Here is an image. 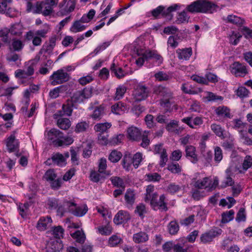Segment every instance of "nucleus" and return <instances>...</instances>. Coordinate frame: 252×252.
Wrapping results in <instances>:
<instances>
[{"label": "nucleus", "instance_id": "39448f33", "mask_svg": "<svg viewBox=\"0 0 252 252\" xmlns=\"http://www.w3.org/2000/svg\"><path fill=\"white\" fill-rule=\"evenodd\" d=\"M76 0H63L59 4L58 13L62 16L66 15L74 11Z\"/></svg>", "mask_w": 252, "mask_h": 252}, {"label": "nucleus", "instance_id": "2eb2a0df", "mask_svg": "<svg viewBox=\"0 0 252 252\" xmlns=\"http://www.w3.org/2000/svg\"><path fill=\"white\" fill-rule=\"evenodd\" d=\"M6 146L9 152L16 151L19 148V142L14 135H11L7 139Z\"/></svg>", "mask_w": 252, "mask_h": 252}, {"label": "nucleus", "instance_id": "aec40b11", "mask_svg": "<svg viewBox=\"0 0 252 252\" xmlns=\"http://www.w3.org/2000/svg\"><path fill=\"white\" fill-rule=\"evenodd\" d=\"M52 160L54 164L60 166H64L66 163L65 158L63 155L59 153L52 155Z\"/></svg>", "mask_w": 252, "mask_h": 252}, {"label": "nucleus", "instance_id": "4468645a", "mask_svg": "<svg viewBox=\"0 0 252 252\" xmlns=\"http://www.w3.org/2000/svg\"><path fill=\"white\" fill-rule=\"evenodd\" d=\"M52 222V220L50 217H42L38 221L36 224V228L40 231L46 230Z\"/></svg>", "mask_w": 252, "mask_h": 252}, {"label": "nucleus", "instance_id": "603ef678", "mask_svg": "<svg viewBox=\"0 0 252 252\" xmlns=\"http://www.w3.org/2000/svg\"><path fill=\"white\" fill-rule=\"evenodd\" d=\"M249 93V91L244 87H240L236 91V95L240 98L248 96Z\"/></svg>", "mask_w": 252, "mask_h": 252}, {"label": "nucleus", "instance_id": "bf43d9fd", "mask_svg": "<svg viewBox=\"0 0 252 252\" xmlns=\"http://www.w3.org/2000/svg\"><path fill=\"white\" fill-rule=\"evenodd\" d=\"M160 160L159 162V165L161 167H164L166 162L168 160V157L167 154L166 153V151L165 149H163L160 154Z\"/></svg>", "mask_w": 252, "mask_h": 252}, {"label": "nucleus", "instance_id": "ddd939ff", "mask_svg": "<svg viewBox=\"0 0 252 252\" xmlns=\"http://www.w3.org/2000/svg\"><path fill=\"white\" fill-rule=\"evenodd\" d=\"M152 208L155 210H159L161 211H166L168 210L167 203L165 202V196L164 194H162L159 196V200L155 202L154 204L151 206Z\"/></svg>", "mask_w": 252, "mask_h": 252}, {"label": "nucleus", "instance_id": "8fccbe9b", "mask_svg": "<svg viewBox=\"0 0 252 252\" xmlns=\"http://www.w3.org/2000/svg\"><path fill=\"white\" fill-rule=\"evenodd\" d=\"M63 229L61 226L55 227L53 230L54 236L58 240L63 237Z\"/></svg>", "mask_w": 252, "mask_h": 252}, {"label": "nucleus", "instance_id": "e2e57ef3", "mask_svg": "<svg viewBox=\"0 0 252 252\" xmlns=\"http://www.w3.org/2000/svg\"><path fill=\"white\" fill-rule=\"evenodd\" d=\"M121 238L116 235H113L109 240V244L111 247H115L121 242Z\"/></svg>", "mask_w": 252, "mask_h": 252}, {"label": "nucleus", "instance_id": "0eeeda50", "mask_svg": "<svg viewBox=\"0 0 252 252\" xmlns=\"http://www.w3.org/2000/svg\"><path fill=\"white\" fill-rule=\"evenodd\" d=\"M221 232L222 230L220 228H216L215 229H212L201 235L200 237L201 241L204 243L210 242L215 237L221 234Z\"/></svg>", "mask_w": 252, "mask_h": 252}, {"label": "nucleus", "instance_id": "dca6fc26", "mask_svg": "<svg viewBox=\"0 0 252 252\" xmlns=\"http://www.w3.org/2000/svg\"><path fill=\"white\" fill-rule=\"evenodd\" d=\"M178 57L180 60H188L192 55L191 48L178 49L176 50Z\"/></svg>", "mask_w": 252, "mask_h": 252}, {"label": "nucleus", "instance_id": "a18cd8bd", "mask_svg": "<svg viewBox=\"0 0 252 252\" xmlns=\"http://www.w3.org/2000/svg\"><path fill=\"white\" fill-rule=\"evenodd\" d=\"M241 37L242 35L239 33L233 32L232 35L230 36L229 42L231 44L236 45L239 42Z\"/></svg>", "mask_w": 252, "mask_h": 252}, {"label": "nucleus", "instance_id": "4c0bfd02", "mask_svg": "<svg viewBox=\"0 0 252 252\" xmlns=\"http://www.w3.org/2000/svg\"><path fill=\"white\" fill-rule=\"evenodd\" d=\"M24 44L22 41L17 38H13L12 40L11 46L15 51H21L23 47Z\"/></svg>", "mask_w": 252, "mask_h": 252}, {"label": "nucleus", "instance_id": "9b49d317", "mask_svg": "<svg viewBox=\"0 0 252 252\" xmlns=\"http://www.w3.org/2000/svg\"><path fill=\"white\" fill-rule=\"evenodd\" d=\"M154 93L163 96V99L172 97V94L169 89L162 86H155L154 88Z\"/></svg>", "mask_w": 252, "mask_h": 252}, {"label": "nucleus", "instance_id": "f8f14e48", "mask_svg": "<svg viewBox=\"0 0 252 252\" xmlns=\"http://www.w3.org/2000/svg\"><path fill=\"white\" fill-rule=\"evenodd\" d=\"M130 219V217L129 214L127 212L120 211L115 215L113 221L115 224L119 225L122 223L127 222Z\"/></svg>", "mask_w": 252, "mask_h": 252}, {"label": "nucleus", "instance_id": "f257e3e1", "mask_svg": "<svg viewBox=\"0 0 252 252\" xmlns=\"http://www.w3.org/2000/svg\"><path fill=\"white\" fill-rule=\"evenodd\" d=\"M216 5L211 2L202 0H198L188 5L186 8L188 11L191 13L206 12L211 11Z\"/></svg>", "mask_w": 252, "mask_h": 252}, {"label": "nucleus", "instance_id": "e433bc0d", "mask_svg": "<svg viewBox=\"0 0 252 252\" xmlns=\"http://www.w3.org/2000/svg\"><path fill=\"white\" fill-rule=\"evenodd\" d=\"M73 142V139L71 136L64 137L60 140L56 141L55 142L57 143V146H62L63 145H69Z\"/></svg>", "mask_w": 252, "mask_h": 252}, {"label": "nucleus", "instance_id": "0e129e2a", "mask_svg": "<svg viewBox=\"0 0 252 252\" xmlns=\"http://www.w3.org/2000/svg\"><path fill=\"white\" fill-rule=\"evenodd\" d=\"M215 160L220 162L222 158V151L220 147H216L215 149Z\"/></svg>", "mask_w": 252, "mask_h": 252}, {"label": "nucleus", "instance_id": "412c9836", "mask_svg": "<svg viewBox=\"0 0 252 252\" xmlns=\"http://www.w3.org/2000/svg\"><path fill=\"white\" fill-rule=\"evenodd\" d=\"M148 239V235L145 232L140 231L133 235V241L136 243H144L147 242Z\"/></svg>", "mask_w": 252, "mask_h": 252}, {"label": "nucleus", "instance_id": "69168bd1", "mask_svg": "<svg viewBox=\"0 0 252 252\" xmlns=\"http://www.w3.org/2000/svg\"><path fill=\"white\" fill-rule=\"evenodd\" d=\"M181 187L179 185L172 183L168 185L167 190L171 193H174L179 191Z\"/></svg>", "mask_w": 252, "mask_h": 252}, {"label": "nucleus", "instance_id": "473e14b6", "mask_svg": "<svg viewBox=\"0 0 252 252\" xmlns=\"http://www.w3.org/2000/svg\"><path fill=\"white\" fill-rule=\"evenodd\" d=\"M126 88L124 86H120L116 89L114 99L115 100H118L121 99L124 94L126 93Z\"/></svg>", "mask_w": 252, "mask_h": 252}, {"label": "nucleus", "instance_id": "4d7b16f0", "mask_svg": "<svg viewBox=\"0 0 252 252\" xmlns=\"http://www.w3.org/2000/svg\"><path fill=\"white\" fill-rule=\"evenodd\" d=\"M246 220L245 210L243 208H241L237 214L236 220L238 222L245 221Z\"/></svg>", "mask_w": 252, "mask_h": 252}, {"label": "nucleus", "instance_id": "13d9d810", "mask_svg": "<svg viewBox=\"0 0 252 252\" xmlns=\"http://www.w3.org/2000/svg\"><path fill=\"white\" fill-rule=\"evenodd\" d=\"M147 180L150 182H158L161 179V176L158 173H154L146 175Z\"/></svg>", "mask_w": 252, "mask_h": 252}, {"label": "nucleus", "instance_id": "a19ab883", "mask_svg": "<svg viewBox=\"0 0 252 252\" xmlns=\"http://www.w3.org/2000/svg\"><path fill=\"white\" fill-rule=\"evenodd\" d=\"M168 227L170 234L172 235L176 234L179 229V226L176 221H171L169 223Z\"/></svg>", "mask_w": 252, "mask_h": 252}, {"label": "nucleus", "instance_id": "f3484780", "mask_svg": "<svg viewBox=\"0 0 252 252\" xmlns=\"http://www.w3.org/2000/svg\"><path fill=\"white\" fill-rule=\"evenodd\" d=\"M128 138L132 140L138 141L140 139L141 133L139 129L136 127H130L127 129Z\"/></svg>", "mask_w": 252, "mask_h": 252}, {"label": "nucleus", "instance_id": "ea45409f", "mask_svg": "<svg viewBox=\"0 0 252 252\" xmlns=\"http://www.w3.org/2000/svg\"><path fill=\"white\" fill-rule=\"evenodd\" d=\"M112 184L115 187L121 188L124 190L125 186L123 180L118 177H113L111 178Z\"/></svg>", "mask_w": 252, "mask_h": 252}, {"label": "nucleus", "instance_id": "5701e85b", "mask_svg": "<svg viewBox=\"0 0 252 252\" xmlns=\"http://www.w3.org/2000/svg\"><path fill=\"white\" fill-rule=\"evenodd\" d=\"M10 30V33L13 35L20 36L23 33L24 30L23 25L20 23H15L11 26Z\"/></svg>", "mask_w": 252, "mask_h": 252}, {"label": "nucleus", "instance_id": "7ed1b4c3", "mask_svg": "<svg viewBox=\"0 0 252 252\" xmlns=\"http://www.w3.org/2000/svg\"><path fill=\"white\" fill-rule=\"evenodd\" d=\"M149 89L145 85H137L133 93V98L135 102H140L145 100L149 96Z\"/></svg>", "mask_w": 252, "mask_h": 252}, {"label": "nucleus", "instance_id": "774afa93", "mask_svg": "<svg viewBox=\"0 0 252 252\" xmlns=\"http://www.w3.org/2000/svg\"><path fill=\"white\" fill-rule=\"evenodd\" d=\"M47 204L50 209H56L59 206L58 200L56 198L50 199Z\"/></svg>", "mask_w": 252, "mask_h": 252}, {"label": "nucleus", "instance_id": "052dcab7", "mask_svg": "<svg viewBox=\"0 0 252 252\" xmlns=\"http://www.w3.org/2000/svg\"><path fill=\"white\" fill-rule=\"evenodd\" d=\"M178 126V122L176 120H172L168 123L166 126V129L169 132L175 131V128Z\"/></svg>", "mask_w": 252, "mask_h": 252}, {"label": "nucleus", "instance_id": "c9c22d12", "mask_svg": "<svg viewBox=\"0 0 252 252\" xmlns=\"http://www.w3.org/2000/svg\"><path fill=\"white\" fill-rule=\"evenodd\" d=\"M211 129L218 136L222 138H224L223 136L224 130L220 125L214 124L211 125Z\"/></svg>", "mask_w": 252, "mask_h": 252}, {"label": "nucleus", "instance_id": "49530a36", "mask_svg": "<svg viewBox=\"0 0 252 252\" xmlns=\"http://www.w3.org/2000/svg\"><path fill=\"white\" fill-rule=\"evenodd\" d=\"M167 169L172 173L178 174L181 172V168L178 163H172L168 165Z\"/></svg>", "mask_w": 252, "mask_h": 252}, {"label": "nucleus", "instance_id": "72a5a7b5", "mask_svg": "<svg viewBox=\"0 0 252 252\" xmlns=\"http://www.w3.org/2000/svg\"><path fill=\"white\" fill-rule=\"evenodd\" d=\"M125 198L126 202L129 204H133L135 201V194L134 191L131 189L127 190Z\"/></svg>", "mask_w": 252, "mask_h": 252}, {"label": "nucleus", "instance_id": "2f4dec72", "mask_svg": "<svg viewBox=\"0 0 252 252\" xmlns=\"http://www.w3.org/2000/svg\"><path fill=\"white\" fill-rule=\"evenodd\" d=\"M71 235L73 238L76 239V242L80 243H84L86 239L85 235L83 231L80 230L76 231Z\"/></svg>", "mask_w": 252, "mask_h": 252}, {"label": "nucleus", "instance_id": "c756f323", "mask_svg": "<svg viewBox=\"0 0 252 252\" xmlns=\"http://www.w3.org/2000/svg\"><path fill=\"white\" fill-rule=\"evenodd\" d=\"M132 164V156L130 154H126L122 160V164L123 167L126 170L128 171L129 167Z\"/></svg>", "mask_w": 252, "mask_h": 252}, {"label": "nucleus", "instance_id": "5fc2aeb1", "mask_svg": "<svg viewBox=\"0 0 252 252\" xmlns=\"http://www.w3.org/2000/svg\"><path fill=\"white\" fill-rule=\"evenodd\" d=\"M157 80L159 81H167L169 79V76L163 71H159L155 74Z\"/></svg>", "mask_w": 252, "mask_h": 252}, {"label": "nucleus", "instance_id": "3c124183", "mask_svg": "<svg viewBox=\"0 0 252 252\" xmlns=\"http://www.w3.org/2000/svg\"><path fill=\"white\" fill-rule=\"evenodd\" d=\"M89 127V124L86 122H82L78 123L75 127V131L77 132H84Z\"/></svg>", "mask_w": 252, "mask_h": 252}, {"label": "nucleus", "instance_id": "393cba45", "mask_svg": "<svg viewBox=\"0 0 252 252\" xmlns=\"http://www.w3.org/2000/svg\"><path fill=\"white\" fill-rule=\"evenodd\" d=\"M104 114V107L99 106L95 108L93 113L91 115V118L95 120H100Z\"/></svg>", "mask_w": 252, "mask_h": 252}, {"label": "nucleus", "instance_id": "de8ad7c7", "mask_svg": "<svg viewBox=\"0 0 252 252\" xmlns=\"http://www.w3.org/2000/svg\"><path fill=\"white\" fill-rule=\"evenodd\" d=\"M49 183L50 187L52 189L54 190H58L61 188L63 183V181L61 178H58L53 180V181H51Z\"/></svg>", "mask_w": 252, "mask_h": 252}, {"label": "nucleus", "instance_id": "864d4df0", "mask_svg": "<svg viewBox=\"0 0 252 252\" xmlns=\"http://www.w3.org/2000/svg\"><path fill=\"white\" fill-rule=\"evenodd\" d=\"M209 179L204 178L202 180H198L195 183L194 186L199 189L206 188L209 185Z\"/></svg>", "mask_w": 252, "mask_h": 252}, {"label": "nucleus", "instance_id": "6ab92c4d", "mask_svg": "<svg viewBox=\"0 0 252 252\" xmlns=\"http://www.w3.org/2000/svg\"><path fill=\"white\" fill-rule=\"evenodd\" d=\"M186 157L191 158V161L195 163L198 161L197 155L195 154V148L193 146H187L185 149Z\"/></svg>", "mask_w": 252, "mask_h": 252}, {"label": "nucleus", "instance_id": "423d86ee", "mask_svg": "<svg viewBox=\"0 0 252 252\" xmlns=\"http://www.w3.org/2000/svg\"><path fill=\"white\" fill-rule=\"evenodd\" d=\"M66 206L68 207L69 211L77 217L83 216L88 211V207L86 205L83 206H76V204L74 202L69 201L66 202Z\"/></svg>", "mask_w": 252, "mask_h": 252}, {"label": "nucleus", "instance_id": "c85d7f7f", "mask_svg": "<svg viewBox=\"0 0 252 252\" xmlns=\"http://www.w3.org/2000/svg\"><path fill=\"white\" fill-rule=\"evenodd\" d=\"M234 213L233 210L223 213L221 214V222L226 223L232 220L234 218Z\"/></svg>", "mask_w": 252, "mask_h": 252}, {"label": "nucleus", "instance_id": "6e6552de", "mask_svg": "<svg viewBox=\"0 0 252 252\" xmlns=\"http://www.w3.org/2000/svg\"><path fill=\"white\" fill-rule=\"evenodd\" d=\"M230 70L236 76H244L248 73L246 67L239 62L234 63L230 67Z\"/></svg>", "mask_w": 252, "mask_h": 252}, {"label": "nucleus", "instance_id": "6e6d98bb", "mask_svg": "<svg viewBox=\"0 0 252 252\" xmlns=\"http://www.w3.org/2000/svg\"><path fill=\"white\" fill-rule=\"evenodd\" d=\"M189 17L187 15L186 12L183 11L180 13L177 17V22L179 23L188 22Z\"/></svg>", "mask_w": 252, "mask_h": 252}, {"label": "nucleus", "instance_id": "b1692460", "mask_svg": "<svg viewBox=\"0 0 252 252\" xmlns=\"http://www.w3.org/2000/svg\"><path fill=\"white\" fill-rule=\"evenodd\" d=\"M215 112L220 117H230V110L226 106H221L217 107L215 110Z\"/></svg>", "mask_w": 252, "mask_h": 252}, {"label": "nucleus", "instance_id": "cd10ccee", "mask_svg": "<svg viewBox=\"0 0 252 252\" xmlns=\"http://www.w3.org/2000/svg\"><path fill=\"white\" fill-rule=\"evenodd\" d=\"M58 126L63 130L67 129L71 126L70 120L67 118H59L57 121Z\"/></svg>", "mask_w": 252, "mask_h": 252}, {"label": "nucleus", "instance_id": "58836bf2", "mask_svg": "<svg viewBox=\"0 0 252 252\" xmlns=\"http://www.w3.org/2000/svg\"><path fill=\"white\" fill-rule=\"evenodd\" d=\"M57 177L56 173L53 169H49L45 173L43 178L47 182H51L55 179Z\"/></svg>", "mask_w": 252, "mask_h": 252}, {"label": "nucleus", "instance_id": "37998d69", "mask_svg": "<svg viewBox=\"0 0 252 252\" xmlns=\"http://www.w3.org/2000/svg\"><path fill=\"white\" fill-rule=\"evenodd\" d=\"M98 232L102 235H108L112 232V227L108 224L97 228Z\"/></svg>", "mask_w": 252, "mask_h": 252}, {"label": "nucleus", "instance_id": "9d476101", "mask_svg": "<svg viewBox=\"0 0 252 252\" xmlns=\"http://www.w3.org/2000/svg\"><path fill=\"white\" fill-rule=\"evenodd\" d=\"M35 12L42 13L45 16H49L53 12V8L48 5L44 1L37 2V7L35 10Z\"/></svg>", "mask_w": 252, "mask_h": 252}, {"label": "nucleus", "instance_id": "09e8293b", "mask_svg": "<svg viewBox=\"0 0 252 252\" xmlns=\"http://www.w3.org/2000/svg\"><path fill=\"white\" fill-rule=\"evenodd\" d=\"M171 99L168 98L161 100V105L166 108L167 111H171L173 109V107L175 106V105L170 101Z\"/></svg>", "mask_w": 252, "mask_h": 252}, {"label": "nucleus", "instance_id": "680f3d73", "mask_svg": "<svg viewBox=\"0 0 252 252\" xmlns=\"http://www.w3.org/2000/svg\"><path fill=\"white\" fill-rule=\"evenodd\" d=\"M107 161L106 158H101L100 159L98 164V171L100 173H104L107 167Z\"/></svg>", "mask_w": 252, "mask_h": 252}, {"label": "nucleus", "instance_id": "c03bdc74", "mask_svg": "<svg viewBox=\"0 0 252 252\" xmlns=\"http://www.w3.org/2000/svg\"><path fill=\"white\" fill-rule=\"evenodd\" d=\"M252 166V157L251 156H246L242 163V167L244 171L247 170Z\"/></svg>", "mask_w": 252, "mask_h": 252}, {"label": "nucleus", "instance_id": "1a4fd4ad", "mask_svg": "<svg viewBox=\"0 0 252 252\" xmlns=\"http://www.w3.org/2000/svg\"><path fill=\"white\" fill-rule=\"evenodd\" d=\"M46 137L48 140L51 141L55 146H57V143L55 142L63 138V134L59 130L53 128L48 132Z\"/></svg>", "mask_w": 252, "mask_h": 252}, {"label": "nucleus", "instance_id": "a878e982", "mask_svg": "<svg viewBox=\"0 0 252 252\" xmlns=\"http://www.w3.org/2000/svg\"><path fill=\"white\" fill-rule=\"evenodd\" d=\"M111 126V124L109 123H100L95 125L94 129L96 131L100 132V133H104Z\"/></svg>", "mask_w": 252, "mask_h": 252}, {"label": "nucleus", "instance_id": "79ce46f5", "mask_svg": "<svg viewBox=\"0 0 252 252\" xmlns=\"http://www.w3.org/2000/svg\"><path fill=\"white\" fill-rule=\"evenodd\" d=\"M132 164L135 168H137L142 160V154L138 152L132 157Z\"/></svg>", "mask_w": 252, "mask_h": 252}, {"label": "nucleus", "instance_id": "bb28decb", "mask_svg": "<svg viewBox=\"0 0 252 252\" xmlns=\"http://www.w3.org/2000/svg\"><path fill=\"white\" fill-rule=\"evenodd\" d=\"M86 27L82 25L80 21L77 20L73 22L72 25L70 28V31L74 33L81 32L85 30Z\"/></svg>", "mask_w": 252, "mask_h": 252}, {"label": "nucleus", "instance_id": "338daca9", "mask_svg": "<svg viewBox=\"0 0 252 252\" xmlns=\"http://www.w3.org/2000/svg\"><path fill=\"white\" fill-rule=\"evenodd\" d=\"M145 121L148 127L152 128L154 126V117L153 115L150 114L147 115L145 117Z\"/></svg>", "mask_w": 252, "mask_h": 252}, {"label": "nucleus", "instance_id": "20e7f679", "mask_svg": "<svg viewBox=\"0 0 252 252\" xmlns=\"http://www.w3.org/2000/svg\"><path fill=\"white\" fill-rule=\"evenodd\" d=\"M69 74L63 69H59L54 72L50 77V79L52 80L51 84L53 86L67 82L69 80Z\"/></svg>", "mask_w": 252, "mask_h": 252}, {"label": "nucleus", "instance_id": "f704fd0d", "mask_svg": "<svg viewBox=\"0 0 252 252\" xmlns=\"http://www.w3.org/2000/svg\"><path fill=\"white\" fill-rule=\"evenodd\" d=\"M122 154L121 152L114 150L110 154L108 159L112 162H118L122 158Z\"/></svg>", "mask_w": 252, "mask_h": 252}, {"label": "nucleus", "instance_id": "4be33fe9", "mask_svg": "<svg viewBox=\"0 0 252 252\" xmlns=\"http://www.w3.org/2000/svg\"><path fill=\"white\" fill-rule=\"evenodd\" d=\"M111 108L112 112L117 115H121L127 110L126 106L121 101L112 105Z\"/></svg>", "mask_w": 252, "mask_h": 252}, {"label": "nucleus", "instance_id": "f03ea898", "mask_svg": "<svg viewBox=\"0 0 252 252\" xmlns=\"http://www.w3.org/2000/svg\"><path fill=\"white\" fill-rule=\"evenodd\" d=\"M92 95V88H85L82 90L77 91L74 93L70 100L76 105V103L83 102L85 99L90 98Z\"/></svg>", "mask_w": 252, "mask_h": 252}, {"label": "nucleus", "instance_id": "a211bd4d", "mask_svg": "<svg viewBox=\"0 0 252 252\" xmlns=\"http://www.w3.org/2000/svg\"><path fill=\"white\" fill-rule=\"evenodd\" d=\"M74 108L76 109L77 107L70 99L67 100L65 103L62 106V110L64 114L67 116L71 115Z\"/></svg>", "mask_w": 252, "mask_h": 252}, {"label": "nucleus", "instance_id": "7c9ffc66", "mask_svg": "<svg viewBox=\"0 0 252 252\" xmlns=\"http://www.w3.org/2000/svg\"><path fill=\"white\" fill-rule=\"evenodd\" d=\"M227 20L228 22L237 25L239 26L242 25L244 23V20L240 17L233 15H230L227 16Z\"/></svg>", "mask_w": 252, "mask_h": 252}]
</instances>
